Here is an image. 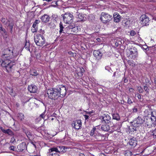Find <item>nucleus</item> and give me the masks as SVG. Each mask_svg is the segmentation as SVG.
Segmentation results:
<instances>
[{
    "label": "nucleus",
    "mask_w": 156,
    "mask_h": 156,
    "mask_svg": "<svg viewBox=\"0 0 156 156\" xmlns=\"http://www.w3.org/2000/svg\"><path fill=\"white\" fill-rule=\"evenodd\" d=\"M13 65V63L9 60V58L0 60V66L5 68L7 71L8 72L11 71Z\"/></svg>",
    "instance_id": "1"
},
{
    "label": "nucleus",
    "mask_w": 156,
    "mask_h": 156,
    "mask_svg": "<svg viewBox=\"0 0 156 156\" xmlns=\"http://www.w3.org/2000/svg\"><path fill=\"white\" fill-rule=\"evenodd\" d=\"M57 91L55 88L48 89L47 90V94L48 98L54 100L57 99L59 97Z\"/></svg>",
    "instance_id": "2"
},
{
    "label": "nucleus",
    "mask_w": 156,
    "mask_h": 156,
    "mask_svg": "<svg viewBox=\"0 0 156 156\" xmlns=\"http://www.w3.org/2000/svg\"><path fill=\"white\" fill-rule=\"evenodd\" d=\"M127 54L129 58L134 59L138 56L137 49L134 47H132L128 50Z\"/></svg>",
    "instance_id": "3"
},
{
    "label": "nucleus",
    "mask_w": 156,
    "mask_h": 156,
    "mask_svg": "<svg viewBox=\"0 0 156 156\" xmlns=\"http://www.w3.org/2000/svg\"><path fill=\"white\" fill-rule=\"evenodd\" d=\"M34 41L37 46H42L45 42V39L42 35L41 34H38L34 37Z\"/></svg>",
    "instance_id": "4"
},
{
    "label": "nucleus",
    "mask_w": 156,
    "mask_h": 156,
    "mask_svg": "<svg viewBox=\"0 0 156 156\" xmlns=\"http://www.w3.org/2000/svg\"><path fill=\"white\" fill-rule=\"evenodd\" d=\"M90 135L93 138L94 140L98 141H100L103 139L102 135L98 133L95 128H93L90 131Z\"/></svg>",
    "instance_id": "5"
},
{
    "label": "nucleus",
    "mask_w": 156,
    "mask_h": 156,
    "mask_svg": "<svg viewBox=\"0 0 156 156\" xmlns=\"http://www.w3.org/2000/svg\"><path fill=\"white\" fill-rule=\"evenodd\" d=\"M74 16L73 14L70 12L65 13L63 15V20L66 24L71 23L73 21Z\"/></svg>",
    "instance_id": "6"
},
{
    "label": "nucleus",
    "mask_w": 156,
    "mask_h": 156,
    "mask_svg": "<svg viewBox=\"0 0 156 156\" xmlns=\"http://www.w3.org/2000/svg\"><path fill=\"white\" fill-rule=\"evenodd\" d=\"M112 19V16L108 13L102 12L101 15L100 20L104 23L109 22Z\"/></svg>",
    "instance_id": "7"
},
{
    "label": "nucleus",
    "mask_w": 156,
    "mask_h": 156,
    "mask_svg": "<svg viewBox=\"0 0 156 156\" xmlns=\"http://www.w3.org/2000/svg\"><path fill=\"white\" fill-rule=\"evenodd\" d=\"M13 49L12 48H7L3 51V54L2 55V58H12L13 57Z\"/></svg>",
    "instance_id": "8"
},
{
    "label": "nucleus",
    "mask_w": 156,
    "mask_h": 156,
    "mask_svg": "<svg viewBox=\"0 0 156 156\" xmlns=\"http://www.w3.org/2000/svg\"><path fill=\"white\" fill-rule=\"evenodd\" d=\"M56 89L58 90L59 95V96L61 95L62 97L65 96L66 94V89L64 86L62 85H59L57 88H56Z\"/></svg>",
    "instance_id": "9"
},
{
    "label": "nucleus",
    "mask_w": 156,
    "mask_h": 156,
    "mask_svg": "<svg viewBox=\"0 0 156 156\" xmlns=\"http://www.w3.org/2000/svg\"><path fill=\"white\" fill-rule=\"evenodd\" d=\"M141 23L143 26L148 25L149 20L148 17L145 15H142L140 18Z\"/></svg>",
    "instance_id": "10"
},
{
    "label": "nucleus",
    "mask_w": 156,
    "mask_h": 156,
    "mask_svg": "<svg viewBox=\"0 0 156 156\" xmlns=\"http://www.w3.org/2000/svg\"><path fill=\"white\" fill-rule=\"evenodd\" d=\"M100 119L103 123H109L111 122V120L110 116L108 114H104L102 116L100 117Z\"/></svg>",
    "instance_id": "11"
},
{
    "label": "nucleus",
    "mask_w": 156,
    "mask_h": 156,
    "mask_svg": "<svg viewBox=\"0 0 156 156\" xmlns=\"http://www.w3.org/2000/svg\"><path fill=\"white\" fill-rule=\"evenodd\" d=\"M144 120L140 116H138L136 118H135L133 121V125L135 126H138V125H141L144 122Z\"/></svg>",
    "instance_id": "12"
},
{
    "label": "nucleus",
    "mask_w": 156,
    "mask_h": 156,
    "mask_svg": "<svg viewBox=\"0 0 156 156\" xmlns=\"http://www.w3.org/2000/svg\"><path fill=\"white\" fill-rule=\"evenodd\" d=\"M81 126V122L80 120H77L73 121L72 124V127L75 129H78L80 128Z\"/></svg>",
    "instance_id": "13"
},
{
    "label": "nucleus",
    "mask_w": 156,
    "mask_h": 156,
    "mask_svg": "<svg viewBox=\"0 0 156 156\" xmlns=\"http://www.w3.org/2000/svg\"><path fill=\"white\" fill-rule=\"evenodd\" d=\"M93 55L96 59L99 60L101 58L102 54V52L99 50H95L94 51Z\"/></svg>",
    "instance_id": "14"
},
{
    "label": "nucleus",
    "mask_w": 156,
    "mask_h": 156,
    "mask_svg": "<svg viewBox=\"0 0 156 156\" xmlns=\"http://www.w3.org/2000/svg\"><path fill=\"white\" fill-rule=\"evenodd\" d=\"M28 89L30 93H35L37 91V87L35 85H31L28 86Z\"/></svg>",
    "instance_id": "15"
},
{
    "label": "nucleus",
    "mask_w": 156,
    "mask_h": 156,
    "mask_svg": "<svg viewBox=\"0 0 156 156\" xmlns=\"http://www.w3.org/2000/svg\"><path fill=\"white\" fill-rule=\"evenodd\" d=\"M26 144L25 142H23L17 146V149L19 151H22L26 148Z\"/></svg>",
    "instance_id": "16"
},
{
    "label": "nucleus",
    "mask_w": 156,
    "mask_h": 156,
    "mask_svg": "<svg viewBox=\"0 0 156 156\" xmlns=\"http://www.w3.org/2000/svg\"><path fill=\"white\" fill-rule=\"evenodd\" d=\"M114 20L116 23L119 22L121 20V17L117 13H115L113 15Z\"/></svg>",
    "instance_id": "17"
},
{
    "label": "nucleus",
    "mask_w": 156,
    "mask_h": 156,
    "mask_svg": "<svg viewBox=\"0 0 156 156\" xmlns=\"http://www.w3.org/2000/svg\"><path fill=\"white\" fill-rule=\"evenodd\" d=\"M145 124V126L148 128H152L153 127H155L156 126L155 123H152L150 120H148L147 121H146Z\"/></svg>",
    "instance_id": "18"
},
{
    "label": "nucleus",
    "mask_w": 156,
    "mask_h": 156,
    "mask_svg": "<svg viewBox=\"0 0 156 156\" xmlns=\"http://www.w3.org/2000/svg\"><path fill=\"white\" fill-rule=\"evenodd\" d=\"M129 145L133 147H135L137 144V141L134 138L130 140L129 141Z\"/></svg>",
    "instance_id": "19"
},
{
    "label": "nucleus",
    "mask_w": 156,
    "mask_h": 156,
    "mask_svg": "<svg viewBox=\"0 0 156 156\" xmlns=\"http://www.w3.org/2000/svg\"><path fill=\"white\" fill-rule=\"evenodd\" d=\"M41 19L43 22H47L49 20L50 18L48 15L45 14L43 15Z\"/></svg>",
    "instance_id": "20"
},
{
    "label": "nucleus",
    "mask_w": 156,
    "mask_h": 156,
    "mask_svg": "<svg viewBox=\"0 0 156 156\" xmlns=\"http://www.w3.org/2000/svg\"><path fill=\"white\" fill-rule=\"evenodd\" d=\"M72 27V25H69L67 27L65 28V34L67 33L69 34H72L71 29Z\"/></svg>",
    "instance_id": "21"
},
{
    "label": "nucleus",
    "mask_w": 156,
    "mask_h": 156,
    "mask_svg": "<svg viewBox=\"0 0 156 156\" xmlns=\"http://www.w3.org/2000/svg\"><path fill=\"white\" fill-rule=\"evenodd\" d=\"M50 154L52 153H55V152H60V151L58 150V148L57 147H53L49 149V150Z\"/></svg>",
    "instance_id": "22"
},
{
    "label": "nucleus",
    "mask_w": 156,
    "mask_h": 156,
    "mask_svg": "<svg viewBox=\"0 0 156 156\" xmlns=\"http://www.w3.org/2000/svg\"><path fill=\"white\" fill-rule=\"evenodd\" d=\"M72 27L71 28V33L73 34L74 33H76L78 30V29L77 26H75L74 25H72Z\"/></svg>",
    "instance_id": "23"
},
{
    "label": "nucleus",
    "mask_w": 156,
    "mask_h": 156,
    "mask_svg": "<svg viewBox=\"0 0 156 156\" xmlns=\"http://www.w3.org/2000/svg\"><path fill=\"white\" fill-rule=\"evenodd\" d=\"M101 129L104 131H108L110 129L109 126L107 125H102L101 126Z\"/></svg>",
    "instance_id": "24"
},
{
    "label": "nucleus",
    "mask_w": 156,
    "mask_h": 156,
    "mask_svg": "<svg viewBox=\"0 0 156 156\" xmlns=\"http://www.w3.org/2000/svg\"><path fill=\"white\" fill-rule=\"evenodd\" d=\"M23 132L25 133L28 138L29 139L32 138V136L30 132L27 129H24Z\"/></svg>",
    "instance_id": "25"
},
{
    "label": "nucleus",
    "mask_w": 156,
    "mask_h": 156,
    "mask_svg": "<svg viewBox=\"0 0 156 156\" xmlns=\"http://www.w3.org/2000/svg\"><path fill=\"white\" fill-rule=\"evenodd\" d=\"M60 30L59 33L60 34L63 33H65V28L63 26L61 22L59 24Z\"/></svg>",
    "instance_id": "26"
},
{
    "label": "nucleus",
    "mask_w": 156,
    "mask_h": 156,
    "mask_svg": "<svg viewBox=\"0 0 156 156\" xmlns=\"http://www.w3.org/2000/svg\"><path fill=\"white\" fill-rule=\"evenodd\" d=\"M6 25L8 26V27H9L11 32H12V30L13 26L14 25L13 22L12 21H9L7 25Z\"/></svg>",
    "instance_id": "27"
},
{
    "label": "nucleus",
    "mask_w": 156,
    "mask_h": 156,
    "mask_svg": "<svg viewBox=\"0 0 156 156\" xmlns=\"http://www.w3.org/2000/svg\"><path fill=\"white\" fill-rule=\"evenodd\" d=\"M113 119H115L117 121L119 120L120 119V117L118 114H114L112 115Z\"/></svg>",
    "instance_id": "28"
},
{
    "label": "nucleus",
    "mask_w": 156,
    "mask_h": 156,
    "mask_svg": "<svg viewBox=\"0 0 156 156\" xmlns=\"http://www.w3.org/2000/svg\"><path fill=\"white\" fill-rule=\"evenodd\" d=\"M30 75L33 76H37L39 74L37 71L35 70H31L30 71Z\"/></svg>",
    "instance_id": "29"
},
{
    "label": "nucleus",
    "mask_w": 156,
    "mask_h": 156,
    "mask_svg": "<svg viewBox=\"0 0 156 156\" xmlns=\"http://www.w3.org/2000/svg\"><path fill=\"white\" fill-rule=\"evenodd\" d=\"M5 133L9 135L12 136L14 135V133L12 130L9 129L5 130L4 132Z\"/></svg>",
    "instance_id": "30"
},
{
    "label": "nucleus",
    "mask_w": 156,
    "mask_h": 156,
    "mask_svg": "<svg viewBox=\"0 0 156 156\" xmlns=\"http://www.w3.org/2000/svg\"><path fill=\"white\" fill-rule=\"evenodd\" d=\"M78 20H77V21H83L84 20V17L83 16L80 14H78L77 15Z\"/></svg>",
    "instance_id": "31"
},
{
    "label": "nucleus",
    "mask_w": 156,
    "mask_h": 156,
    "mask_svg": "<svg viewBox=\"0 0 156 156\" xmlns=\"http://www.w3.org/2000/svg\"><path fill=\"white\" fill-rule=\"evenodd\" d=\"M17 116L19 119L21 121L23 120L24 119V115L22 113H19L18 114Z\"/></svg>",
    "instance_id": "32"
},
{
    "label": "nucleus",
    "mask_w": 156,
    "mask_h": 156,
    "mask_svg": "<svg viewBox=\"0 0 156 156\" xmlns=\"http://www.w3.org/2000/svg\"><path fill=\"white\" fill-rule=\"evenodd\" d=\"M136 126H135V125H134V126H131L130 128H129V129L131 131L133 132L134 131H136Z\"/></svg>",
    "instance_id": "33"
},
{
    "label": "nucleus",
    "mask_w": 156,
    "mask_h": 156,
    "mask_svg": "<svg viewBox=\"0 0 156 156\" xmlns=\"http://www.w3.org/2000/svg\"><path fill=\"white\" fill-rule=\"evenodd\" d=\"M30 43L29 42H26L25 43V48L27 50H28L30 52V49H29Z\"/></svg>",
    "instance_id": "34"
},
{
    "label": "nucleus",
    "mask_w": 156,
    "mask_h": 156,
    "mask_svg": "<svg viewBox=\"0 0 156 156\" xmlns=\"http://www.w3.org/2000/svg\"><path fill=\"white\" fill-rule=\"evenodd\" d=\"M40 22V20H36L33 24L32 27H36V26H37V25Z\"/></svg>",
    "instance_id": "35"
},
{
    "label": "nucleus",
    "mask_w": 156,
    "mask_h": 156,
    "mask_svg": "<svg viewBox=\"0 0 156 156\" xmlns=\"http://www.w3.org/2000/svg\"><path fill=\"white\" fill-rule=\"evenodd\" d=\"M155 129H152V130H151L150 131L151 134L153 136H156V128L154 127Z\"/></svg>",
    "instance_id": "36"
},
{
    "label": "nucleus",
    "mask_w": 156,
    "mask_h": 156,
    "mask_svg": "<svg viewBox=\"0 0 156 156\" xmlns=\"http://www.w3.org/2000/svg\"><path fill=\"white\" fill-rule=\"evenodd\" d=\"M2 22L5 25H7L8 23V20L5 18H2L1 20Z\"/></svg>",
    "instance_id": "37"
},
{
    "label": "nucleus",
    "mask_w": 156,
    "mask_h": 156,
    "mask_svg": "<svg viewBox=\"0 0 156 156\" xmlns=\"http://www.w3.org/2000/svg\"><path fill=\"white\" fill-rule=\"evenodd\" d=\"M125 156H131L132 152L130 151H127L125 154Z\"/></svg>",
    "instance_id": "38"
},
{
    "label": "nucleus",
    "mask_w": 156,
    "mask_h": 156,
    "mask_svg": "<svg viewBox=\"0 0 156 156\" xmlns=\"http://www.w3.org/2000/svg\"><path fill=\"white\" fill-rule=\"evenodd\" d=\"M153 118L150 117L148 120H150V121L152 123H155V117L153 116Z\"/></svg>",
    "instance_id": "39"
},
{
    "label": "nucleus",
    "mask_w": 156,
    "mask_h": 156,
    "mask_svg": "<svg viewBox=\"0 0 156 156\" xmlns=\"http://www.w3.org/2000/svg\"><path fill=\"white\" fill-rule=\"evenodd\" d=\"M68 53L69 55L73 57H75L76 55V53L72 52L71 51L68 52Z\"/></svg>",
    "instance_id": "40"
},
{
    "label": "nucleus",
    "mask_w": 156,
    "mask_h": 156,
    "mask_svg": "<svg viewBox=\"0 0 156 156\" xmlns=\"http://www.w3.org/2000/svg\"><path fill=\"white\" fill-rule=\"evenodd\" d=\"M2 32H3V33H2V34H6V32L5 29L3 28H2L1 30H0V32L1 33Z\"/></svg>",
    "instance_id": "41"
},
{
    "label": "nucleus",
    "mask_w": 156,
    "mask_h": 156,
    "mask_svg": "<svg viewBox=\"0 0 156 156\" xmlns=\"http://www.w3.org/2000/svg\"><path fill=\"white\" fill-rule=\"evenodd\" d=\"M48 156H59V154L56 152H55V153H52L49 154V155Z\"/></svg>",
    "instance_id": "42"
},
{
    "label": "nucleus",
    "mask_w": 156,
    "mask_h": 156,
    "mask_svg": "<svg viewBox=\"0 0 156 156\" xmlns=\"http://www.w3.org/2000/svg\"><path fill=\"white\" fill-rule=\"evenodd\" d=\"M130 34L131 36H133L136 34V33L134 31L132 30L130 31Z\"/></svg>",
    "instance_id": "43"
},
{
    "label": "nucleus",
    "mask_w": 156,
    "mask_h": 156,
    "mask_svg": "<svg viewBox=\"0 0 156 156\" xmlns=\"http://www.w3.org/2000/svg\"><path fill=\"white\" fill-rule=\"evenodd\" d=\"M45 111L44 112H43L40 115V116L39 117H40L43 119H44V118L45 116Z\"/></svg>",
    "instance_id": "44"
},
{
    "label": "nucleus",
    "mask_w": 156,
    "mask_h": 156,
    "mask_svg": "<svg viewBox=\"0 0 156 156\" xmlns=\"http://www.w3.org/2000/svg\"><path fill=\"white\" fill-rule=\"evenodd\" d=\"M128 64L129 65H130V66H133L134 65V64L133 62H131L130 60L128 61Z\"/></svg>",
    "instance_id": "45"
},
{
    "label": "nucleus",
    "mask_w": 156,
    "mask_h": 156,
    "mask_svg": "<svg viewBox=\"0 0 156 156\" xmlns=\"http://www.w3.org/2000/svg\"><path fill=\"white\" fill-rule=\"evenodd\" d=\"M37 27H33L31 30L32 32L33 33L36 32L37 31Z\"/></svg>",
    "instance_id": "46"
},
{
    "label": "nucleus",
    "mask_w": 156,
    "mask_h": 156,
    "mask_svg": "<svg viewBox=\"0 0 156 156\" xmlns=\"http://www.w3.org/2000/svg\"><path fill=\"white\" fill-rule=\"evenodd\" d=\"M15 147L13 146H11L9 147V149L10 150H12L13 151H15Z\"/></svg>",
    "instance_id": "47"
},
{
    "label": "nucleus",
    "mask_w": 156,
    "mask_h": 156,
    "mask_svg": "<svg viewBox=\"0 0 156 156\" xmlns=\"http://www.w3.org/2000/svg\"><path fill=\"white\" fill-rule=\"evenodd\" d=\"M127 103L129 104H131L133 103V102L131 101V100L129 98H128L127 100Z\"/></svg>",
    "instance_id": "48"
},
{
    "label": "nucleus",
    "mask_w": 156,
    "mask_h": 156,
    "mask_svg": "<svg viewBox=\"0 0 156 156\" xmlns=\"http://www.w3.org/2000/svg\"><path fill=\"white\" fill-rule=\"evenodd\" d=\"M144 89L147 92H149V89L147 86H145L144 87Z\"/></svg>",
    "instance_id": "49"
},
{
    "label": "nucleus",
    "mask_w": 156,
    "mask_h": 156,
    "mask_svg": "<svg viewBox=\"0 0 156 156\" xmlns=\"http://www.w3.org/2000/svg\"><path fill=\"white\" fill-rule=\"evenodd\" d=\"M138 110L137 108H136L134 107L133 109V112L134 113L136 112H137Z\"/></svg>",
    "instance_id": "50"
},
{
    "label": "nucleus",
    "mask_w": 156,
    "mask_h": 156,
    "mask_svg": "<svg viewBox=\"0 0 156 156\" xmlns=\"http://www.w3.org/2000/svg\"><path fill=\"white\" fill-rule=\"evenodd\" d=\"M80 73L81 74V75H82V73L84 72V69L83 68H82L81 69L80 68Z\"/></svg>",
    "instance_id": "51"
},
{
    "label": "nucleus",
    "mask_w": 156,
    "mask_h": 156,
    "mask_svg": "<svg viewBox=\"0 0 156 156\" xmlns=\"http://www.w3.org/2000/svg\"><path fill=\"white\" fill-rule=\"evenodd\" d=\"M86 113H87V114H89V115H90L91 114L93 113L94 112L93 111H92L90 112H88L87 111H86L85 112Z\"/></svg>",
    "instance_id": "52"
},
{
    "label": "nucleus",
    "mask_w": 156,
    "mask_h": 156,
    "mask_svg": "<svg viewBox=\"0 0 156 156\" xmlns=\"http://www.w3.org/2000/svg\"><path fill=\"white\" fill-rule=\"evenodd\" d=\"M0 129L3 133H4L5 130L3 129L2 127H0Z\"/></svg>",
    "instance_id": "53"
},
{
    "label": "nucleus",
    "mask_w": 156,
    "mask_h": 156,
    "mask_svg": "<svg viewBox=\"0 0 156 156\" xmlns=\"http://www.w3.org/2000/svg\"><path fill=\"white\" fill-rule=\"evenodd\" d=\"M137 97L139 99H140L141 98V96L140 94H137Z\"/></svg>",
    "instance_id": "54"
},
{
    "label": "nucleus",
    "mask_w": 156,
    "mask_h": 156,
    "mask_svg": "<svg viewBox=\"0 0 156 156\" xmlns=\"http://www.w3.org/2000/svg\"><path fill=\"white\" fill-rule=\"evenodd\" d=\"M84 118L86 120L88 119L89 118V116L87 115H84Z\"/></svg>",
    "instance_id": "55"
},
{
    "label": "nucleus",
    "mask_w": 156,
    "mask_h": 156,
    "mask_svg": "<svg viewBox=\"0 0 156 156\" xmlns=\"http://www.w3.org/2000/svg\"><path fill=\"white\" fill-rule=\"evenodd\" d=\"M15 140V139L13 137L11 138V140L10 141V142L12 143Z\"/></svg>",
    "instance_id": "56"
},
{
    "label": "nucleus",
    "mask_w": 156,
    "mask_h": 156,
    "mask_svg": "<svg viewBox=\"0 0 156 156\" xmlns=\"http://www.w3.org/2000/svg\"><path fill=\"white\" fill-rule=\"evenodd\" d=\"M139 92L140 93H142L143 92V89L141 88L140 89H139Z\"/></svg>",
    "instance_id": "57"
},
{
    "label": "nucleus",
    "mask_w": 156,
    "mask_h": 156,
    "mask_svg": "<svg viewBox=\"0 0 156 156\" xmlns=\"http://www.w3.org/2000/svg\"><path fill=\"white\" fill-rule=\"evenodd\" d=\"M64 146H58V147H57L58 148H60L61 149H64Z\"/></svg>",
    "instance_id": "58"
},
{
    "label": "nucleus",
    "mask_w": 156,
    "mask_h": 156,
    "mask_svg": "<svg viewBox=\"0 0 156 156\" xmlns=\"http://www.w3.org/2000/svg\"><path fill=\"white\" fill-rule=\"evenodd\" d=\"M105 69L106 70H108V69H110V68L108 67H105Z\"/></svg>",
    "instance_id": "59"
},
{
    "label": "nucleus",
    "mask_w": 156,
    "mask_h": 156,
    "mask_svg": "<svg viewBox=\"0 0 156 156\" xmlns=\"http://www.w3.org/2000/svg\"><path fill=\"white\" fill-rule=\"evenodd\" d=\"M55 5H51L49 6L50 7H55Z\"/></svg>",
    "instance_id": "60"
},
{
    "label": "nucleus",
    "mask_w": 156,
    "mask_h": 156,
    "mask_svg": "<svg viewBox=\"0 0 156 156\" xmlns=\"http://www.w3.org/2000/svg\"><path fill=\"white\" fill-rule=\"evenodd\" d=\"M100 156H105L104 154H101Z\"/></svg>",
    "instance_id": "61"
},
{
    "label": "nucleus",
    "mask_w": 156,
    "mask_h": 156,
    "mask_svg": "<svg viewBox=\"0 0 156 156\" xmlns=\"http://www.w3.org/2000/svg\"><path fill=\"white\" fill-rule=\"evenodd\" d=\"M9 143L6 142L5 143V144H4V145H9Z\"/></svg>",
    "instance_id": "62"
},
{
    "label": "nucleus",
    "mask_w": 156,
    "mask_h": 156,
    "mask_svg": "<svg viewBox=\"0 0 156 156\" xmlns=\"http://www.w3.org/2000/svg\"><path fill=\"white\" fill-rule=\"evenodd\" d=\"M116 73V72H115L114 73V74H113V76H115Z\"/></svg>",
    "instance_id": "63"
},
{
    "label": "nucleus",
    "mask_w": 156,
    "mask_h": 156,
    "mask_svg": "<svg viewBox=\"0 0 156 156\" xmlns=\"http://www.w3.org/2000/svg\"><path fill=\"white\" fill-rule=\"evenodd\" d=\"M2 25L0 24V30H1V29H2Z\"/></svg>",
    "instance_id": "64"
}]
</instances>
